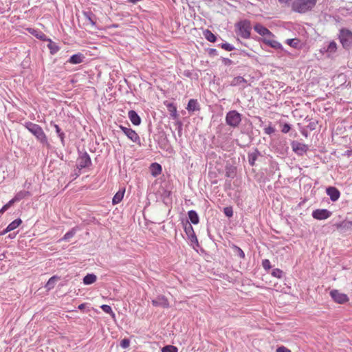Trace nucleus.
<instances>
[{
	"label": "nucleus",
	"instance_id": "1",
	"mask_svg": "<svg viewBox=\"0 0 352 352\" xmlns=\"http://www.w3.org/2000/svg\"><path fill=\"white\" fill-rule=\"evenodd\" d=\"M25 126L41 143H47V137L43 129L39 125L31 122H25Z\"/></svg>",
	"mask_w": 352,
	"mask_h": 352
},
{
	"label": "nucleus",
	"instance_id": "2",
	"mask_svg": "<svg viewBox=\"0 0 352 352\" xmlns=\"http://www.w3.org/2000/svg\"><path fill=\"white\" fill-rule=\"evenodd\" d=\"M317 0H296L292 3V10L299 13H304L311 10Z\"/></svg>",
	"mask_w": 352,
	"mask_h": 352
},
{
	"label": "nucleus",
	"instance_id": "3",
	"mask_svg": "<svg viewBox=\"0 0 352 352\" xmlns=\"http://www.w3.org/2000/svg\"><path fill=\"white\" fill-rule=\"evenodd\" d=\"M236 27L238 30L237 34L244 38H248L250 36L251 25L247 20L241 21L236 23Z\"/></svg>",
	"mask_w": 352,
	"mask_h": 352
},
{
	"label": "nucleus",
	"instance_id": "4",
	"mask_svg": "<svg viewBox=\"0 0 352 352\" xmlns=\"http://www.w3.org/2000/svg\"><path fill=\"white\" fill-rule=\"evenodd\" d=\"M226 121L228 125L236 127L241 121V116L236 111H230L226 115Z\"/></svg>",
	"mask_w": 352,
	"mask_h": 352
},
{
	"label": "nucleus",
	"instance_id": "5",
	"mask_svg": "<svg viewBox=\"0 0 352 352\" xmlns=\"http://www.w3.org/2000/svg\"><path fill=\"white\" fill-rule=\"evenodd\" d=\"M340 41L342 46L345 48L352 45V32L348 30H341L340 33Z\"/></svg>",
	"mask_w": 352,
	"mask_h": 352
},
{
	"label": "nucleus",
	"instance_id": "6",
	"mask_svg": "<svg viewBox=\"0 0 352 352\" xmlns=\"http://www.w3.org/2000/svg\"><path fill=\"white\" fill-rule=\"evenodd\" d=\"M330 296L333 300L339 304H343L349 300L346 294L340 292L337 289H333L330 292Z\"/></svg>",
	"mask_w": 352,
	"mask_h": 352
},
{
	"label": "nucleus",
	"instance_id": "7",
	"mask_svg": "<svg viewBox=\"0 0 352 352\" xmlns=\"http://www.w3.org/2000/svg\"><path fill=\"white\" fill-rule=\"evenodd\" d=\"M119 127L122 131L127 136V138L130 139L133 142H140V137L134 130L123 126L122 125H120Z\"/></svg>",
	"mask_w": 352,
	"mask_h": 352
},
{
	"label": "nucleus",
	"instance_id": "8",
	"mask_svg": "<svg viewBox=\"0 0 352 352\" xmlns=\"http://www.w3.org/2000/svg\"><path fill=\"white\" fill-rule=\"evenodd\" d=\"M331 214V212L327 209H317L312 212V217L318 220L327 219Z\"/></svg>",
	"mask_w": 352,
	"mask_h": 352
},
{
	"label": "nucleus",
	"instance_id": "9",
	"mask_svg": "<svg viewBox=\"0 0 352 352\" xmlns=\"http://www.w3.org/2000/svg\"><path fill=\"white\" fill-rule=\"evenodd\" d=\"M254 30L261 36L265 37L272 38L274 36L273 34L265 27L262 25L260 23H256L254 27Z\"/></svg>",
	"mask_w": 352,
	"mask_h": 352
},
{
	"label": "nucleus",
	"instance_id": "10",
	"mask_svg": "<svg viewBox=\"0 0 352 352\" xmlns=\"http://www.w3.org/2000/svg\"><path fill=\"white\" fill-rule=\"evenodd\" d=\"M265 267V270H266L267 273L269 274H271L272 276L277 278H282L285 276V273L278 269V268H272V265H263Z\"/></svg>",
	"mask_w": 352,
	"mask_h": 352
},
{
	"label": "nucleus",
	"instance_id": "11",
	"mask_svg": "<svg viewBox=\"0 0 352 352\" xmlns=\"http://www.w3.org/2000/svg\"><path fill=\"white\" fill-rule=\"evenodd\" d=\"M91 164V159L87 153L82 154L78 159V166L83 168Z\"/></svg>",
	"mask_w": 352,
	"mask_h": 352
},
{
	"label": "nucleus",
	"instance_id": "12",
	"mask_svg": "<svg viewBox=\"0 0 352 352\" xmlns=\"http://www.w3.org/2000/svg\"><path fill=\"white\" fill-rule=\"evenodd\" d=\"M152 304L155 307H162L164 308L169 307V302L164 296H160L156 299L152 300Z\"/></svg>",
	"mask_w": 352,
	"mask_h": 352
},
{
	"label": "nucleus",
	"instance_id": "13",
	"mask_svg": "<svg viewBox=\"0 0 352 352\" xmlns=\"http://www.w3.org/2000/svg\"><path fill=\"white\" fill-rule=\"evenodd\" d=\"M292 146L293 151L299 155L303 154L308 149V146L306 144L298 142H292Z\"/></svg>",
	"mask_w": 352,
	"mask_h": 352
},
{
	"label": "nucleus",
	"instance_id": "14",
	"mask_svg": "<svg viewBox=\"0 0 352 352\" xmlns=\"http://www.w3.org/2000/svg\"><path fill=\"white\" fill-rule=\"evenodd\" d=\"M326 191L327 194L329 196L331 200L333 201H337L340 196L339 190L335 187H329L327 188Z\"/></svg>",
	"mask_w": 352,
	"mask_h": 352
},
{
	"label": "nucleus",
	"instance_id": "15",
	"mask_svg": "<svg viewBox=\"0 0 352 352\" xmlns=\"http://www.w3.org/2000/svg\"><path fill=\"white\" fill-rule=\"evenodd\" d=\"M21 223L22 221L21 219H15L7 226V228L1 233V234H5L6 233L16 229L21 225Z\"/></svg>",
	"mask_w": 352,
	"mask_h": 352
},
{
	"label": "nucleus",
	"instance_id": "16",
	"mask_svg": "<svg viewBox=\"0 0 352 352\" xmlns=\"http://www.w3.org/2000/svg\"><path fill=\"white\" fill-rule=\"evenodd\" d=\"M263 41L268 45L269 46L272 47V48H274V49H280L281 48V44L275 41V40H273L272 38H267V37H265L263 38Z\"/></svg>",
	"mask_w": 352,
	"mask_h": 352
},
{
	"label": "nucleus",
	"instance_id": "17",
	"mask_svg": "<svg viewBox=\"0 0 352 352\" xmlns=\"http://www.w3.org/2000/svg\"><path fill=\"white\" fill-rule=\"evenodd\" d=\"M129 118L131 122L134 125H139L141 122V119H140V116L133 110H131L129 111Z\"/></svg>",
	"mask_w": 352,
	"mask_h": 352
},
{
	"label": "nucleus",
	"instance_id": "18",
	"mask_svg": "<svg viewBox=\"0 0 352 352\" xmlns=\"http://www.w3.org/2000/svg\"><path fill=\"white\" fill-rule=\"evenodd\" d=\"M84 58L82 54H76L70 57L69 62L72 64H79L83 61Z\"/></svg>",
	"mask_w": 352,
	"mask_h": 352
},
{
	"label": "nucleus",
	"instance_id": "19",
	"mask_svg": "<svg viewBox=\"0 0 352 352\" xmlns=\"http://www.w3.org/2000/svg\"><path fill=\"white\" fill-rule=\"evenodd\" d=\"M59 279H60V278L56 276H54L51 277L45 285V288L47 289V290L49 291V290L52 289L54 287L56 282Z\"/></svg>",
	"mask_w": 352,
	"mask_h": 352
},
{
	"label": "nucleus",
	"instance_id": "20",
	"mask_svg": "<svg viewBox=\"0 0 352 352\" xmlns=\"http://www.w3.org/2000/svg\"><path fill=\"white\" fill-rule=\"evenodd\" d=\"M97 280V277L94 274H88L83 278V283L85 285H91L95 283Z\"/></svg>",
	"mask_w": 352,
	"mask_h": 352
},
{
	"label": "nucleus",
	"instance_id": "21",
	"mask_svg": "<svg viewBox=\"0 0 352 352\" xmlns=\"http://www.w3.org/2000/svg\"><path fill=\"white\" fill-rule=\"evenodd\" d=\"M124 192L125 189H123L116 192V194L114 195L112 199L113 204H118L122 201L124 197Z\"/></svg>",
	"mask_w": 352,
	"mask_h": 352
},
{
	"label": "nucleus",
	"instance_id": "22",
	"mask_svg": "<svg viewBox=\"0 0 352 352\" xmlns=\"http://www.w3.org/2000/svg\"><path fill=\"white\" fill-rule=\"evenodd\" d=\"M187 109L189 111H195L199 110V104L196 100L190 99L188 103Z\"/></svg>",
	"mask_w": 352,
	"mask_h": 352
},
{
	"label": "nucleus",
	"instance_id": "23",
	"mask_svg": "<svg viewBox=\"0 0 352 352\" xmlns=\"http://www.w3.org/2000/svg\"><path fill=\"white\" fill-rule=\"evenodd\" d=\"M188 215L192 223L197 224L199 223V216L195 210H190L188 213Z\"/></svg>",
	"mask_w": 352,
	"mask_h": 352
},
{
	"label": "nucleus",
	"instance_id": "24",
	"mask_svg": "<svg viewBox=\"0 0 352 352\" xmlns=\"http://www.w3.org/2000/svg\"><path fill=\"white\" fill-rule=\"evenodd\" d=\"M151 171L153 176L160 175L162 172V167L159 164L153 163L151 166Z\"/></svg>",
	"mask_w": 352,
	"mask_h": 352
},
{
	"label": "nucleus",
	"instance_id": "25",
	"mask_svg": "<svg viewBox=\"0 0 352 352\" xmlns=\"http://www.w3.org/2000/svg\"><path fill=\"white\" fill-rule=\"evenodd\" d=\"M28 31L30 34L34 35L36 38L45 41L46 40V36L42 32L37 31L34 29H28Z\"/></svg>",
	"mask_w": 352,
	"mask_h": 352
},
{
	"label": "nucleus",
	"instance_id": "26",
	"mask_svg": "<svg viewBox=\"0 0 352 352\" xmlns=\"http://www.w3.org/2000/svg\"><path fill=\"white\" fill-rule=\"evenodd\" d=\"M205 38L210 42H214L216 41V36L210 30H206L204 32Z\"/></svg>",
	"mask_w": 352,
	"mask_h": 352
},
{
	"label": "nucleus",
	"instance_id": "27",
	"mask_svg": "<svg viewBox=\"0 0 352 352\" xmlns=\"http://www.w3.org/2000/svg\"><path fill=\"white\" fill-rule=\"evenodd\" d=\"M246 80L241 76H237L233 78V80L231 82L232 86H237L240 85L242 83H245Z\"/></svg>",
	"mask_w": 352,
	"mask_h": 352
},
{
	"label": "nucleus",
	"instance_id": "28",
	"mask_svg": "<svg viewBox=\"0 0 352 352\" xmlns=\"http://www.w3.org/2000/svg\"><path fill=\"white\" fill-rule=\"evenodd\" d=\"M29 195L30 193L28 191H20L15 195V197L13 198V200H14L15 202L19 201Z\"/></svg>",
	"mask_w": 352,
	"mask_h": 352
},
{
	"label": "nucleus",
	"instance_id": "29",
	"mask_svg": "<svg viewBox=\"0 0 352 352\" xmlns=\"http://www.w3.org/2000/svg\"><path fill=\"white\" fill-rule=\"evenodd\" d=\"M76 232V229L75 228H72L70 231L67 232L64 235V236L62 239V240L67 241V240L70 239L71 238H72L75 235Z\"/></svg>",
	"mask_w": 352,
	"mask_h": 352
},
{
	"label": "nucleus",
	"instance_id": "30",
	"mask_svg": "<svg viewBox=\"0 0 352 352\" xmlns=\"http://www.w3.org/2000/svg\"><path fill=\"white\" fill-rule=\"evenodd\" d=\"M100 307L104 312L110 314L112 317L115 316V314L109 305H102Z\"/></svg>",
	"mask_w": 352,
	"mask_h": 352
},
{
	"label": "nucleus",
	"instance_id": "31",
	"mask_svg": "<svg viewBox=\"0 0 352 352\" xmlns=\"http://www.w3.org/2000/svg\"><path fill=\"white\" fill-rule=\"evenodd\" d=\"M162 352H178V349L173 345H167L162 348Z\"/></svg>",
	"mask_w": 352,
	"mask_h": 352
},
{
	"label": "nucleus",
	"instance_id": "32",
	"mask_svg": "<svg viewBox=\"0 0 352 352\" xmlns=\"http://www.w3.org/2000/svg\"><path fill=\"white\" fill-rule=\"evenodd\" d=\"M48 47L50 48L52 54L57 52L59 50L58 47L56 45V43L52 42L50 40V43L48 44Z\"/></svg>",
	"mask_w": 352,
	"mask_h": 352
},
{
	"label": "nucleus",
	"instance_id": "33",
	"mask_svg": "<svg viewBox=\"0 0 352 352\" xmlns=\"http://www.w3.org/2000/svg\"><path fill=\"white\" fill-rule=\"evenodd\" d=\"M51 124L53 125V126L54 127V129L56 130V133L58 134V135L60 138L61 141L63 142V139H64V133L61 132L60 127L56 124L52 123Z\"/></svg>",
	"mask_w": 352,
	"mask_h": 352
},
{
	"label": "nucleus",
	"instance_id": "34",
	"mask_svg": "<svg viewBox=\"0 0 352 352\" xmlns=\"http://www.w3.org/2000/svg\"><path fill=\"white\" fill-rule=\"evenodd\" d=\"M286 43L291 47H297L298 45V40L295 38L287 39Z\"/></svg>",
	"mask_w": 352,
	"mask_h": 352
},
{
	"label": "nucleus",
	"instance_id": "35",
	"mask_svg": "<svg viewBox=\"0 0 352 352\" xmlns=\"http://www.w3.org/2000/svg\"><path fill=\"white\" fill-rule=\"evenodd\" d=\"M233 250H234V252L236 255H237L241 258H243L245 256V254H244L243 251L239 247L234 246Z\"/></svg>",
	"mask_w": 352,
	"mask_h": 352
},
{
	"label": "nucleus",
	"instance_id": "36",
	"mask_svg": "<svg viewBox=\"0 0 352 352\" xmlns=\"http://www.w3.org/2000/svg\"><path fill=\"white\" fill-rule=\"evenodd\" d=\"M185 231H186V234H188L189 235L190 234L192 236H195L194 231H193L192 227L190 224H188V226H186L185 227Z\"/></svg>",
	"mask_w": 352,
	"mask_h": 352
},
{
	"label": "nucleus",
	"instance_id": "37",
	"mask_svg": "<svg viewBox=\"0 0 352 352\" xmlns=\"http://www.w3.org/2000/svg\"><path fill=\"white\" fill-rule=\"evenodd\" d=\"M257 155L256 153H254L250 155L249 156V163L253 166L254 164V162L256 160Z\"/></svg>",
	"mask_w": 352,
	"mask_h": 352
},
{
	"label": "nucleus",
	"instance_id": "38",
	"mask_svg": "<svg viewBox=\"0 0 352 352\" xmlns=\"http://www.w3.org/2000/svg\"><path fill=\"white\" fill-rule=\"evenodd\" d=\"M129 344H130V341L129 339H126V338L122 340V341L120 342V346L124 349L129 347Z\"/></svg>",
	"mask_w": 352,
	"mask_h": 352
},
{
	"label": "nucleus",
	"instance_id": "39",
	"mask_svg": "<svg viewBox=\"0 0 352 352\" xmlns=\"http://www.w3.org/2000/svg\"><path fill=\"white\" fill-rule=\"evenodd\" d=\"M221 47L227 51H232L234 50L233 46L228 43H223L221 45Z\"/></svg>",
	"mask_w": 352,
	"mask_h": 352
},
{
	"label": "nucleus",
	"instance_id": "40",
	"mask_svg": "<svg viewBox=\"0 0 352 352\" xmlns=\"http://www.w3.org/2000/svg\"><path fill=\"white\" fill-rule=\"evenodd\" d=\"M329 52H335L336 50V43L335 42H331L328 46L327 49Z\"/></svg>",
	"mask_w": 352,
	"mask_h": 352
},
{
	"label": "nucleus",
	"instance_id": "41",
	"mask_svg": "<svg viewBox=\"0 0 352 352\" xmlns=\"http://www.w3.org/2000/svg\"><path fill=\"white\" fill-rule=\"evenodd\" d=\"M276 352H291V350L284 346H281L277 348Z\"/></svg>",
	"mask_w": 352,
	"mask_h": 352
},
{
	"label": "nucleus",
	"instance_id": "42",
	"mask_svg": "<svg viewBox=\"0 0 352 352\" xmlns=\"http://www.w3.org/2000/svg\"><path fill=\"white\" fill-rule=\"evenodd\" d=\"M291 127L289 126V124H285L283 126V129H282V132L284 133H287L289 131Z\"/></svg>",
	"mask_w": 352,
	"mask_h": 352
},
{
	"label": "nucleus",
	"instance_id": "43",
	"mask_svg": "<svg viewBox=\"0 0 352 352\" xmlns=\"http://www.w3.org/2000/svg\"><path fill=\"white\" fill-rule=\"evenodd\" d=\"M224 212L227 217H232V210L230 208H226L224 209Z\"/></svg>",
	"mask_w": 352,
	"mask_h": 352
},
{
	"label": "nucleus",
	"instance_id": "44",
	"mask_svg": "<svg viewBox=\"0 0 352 352\" xmlns=\"http://www.w3.org/2000/svg\"><path fill=\"white\" fill-rule=\"evenodd\" d=\"M14 200L11 199L8 204H6V205H4L3 207V210H8L14 203Z\"/></svg>",
	"mask_w": 352,
	"mask_h": 352
},
{
	"label": "nucleus",
	"instance_id": "45",
	"mask_svg": "<svg viewBox=\"0 0 352 352\" xmlns=\"http://www.w3.org/2000/svg\"><path fill=\"white\" fill-rule=\"evenodd\" d=\"M292 0H278L279 3H282V4H289V3Z\"/></svg>",
	"mask_w": 352,
	"mask_h": 352
},
{
	"label": "nucleus",
	"instance_id": "46",
	"mask_svg": "<svg viewBox=\"0 0 352 352\" xmlns=\"http://www.w3.org/2000/svg\"><path fill=\"white\" fill-rule=\"evenodd\" d=\"M85 307V304L82 303V304H80L79 306H78V309L82 310Z\"/></svg>",
	"mask_w": 352,
	"mask_h": 352
},
{
	"label": "nucleus",
	"instance_id": "47",
	"mask_svg": "<svg viewBox=\"0 0 352 352\" xmlns=\"http://www.w3.org/2000/svg\"><path fill=\"white\" fill-rule=\"evenodd\" d=\"M140 1V0H128L129 2L132 3H136Z\"/></svg>",
	"mask_w": 352,
	"mask_h": 352
},
{
	"label": "nucleus",
	"instance_id": "48",
	"mask_svg": "<svg viewBox=\"0 0 352 352\" xmlns=\"http://www.w3.org/2000/svg\"><path fill=\"white\" fill-rule=\"evenodd\" d=\"M87 19L88 20L90 21V23L92 24V25H94L95 24V22L91 19V18L90 16H87Z\"/></svg>",
	"mask_w": 352,
	"mask_h": 352
},
{
	"label": "nucleus",
	"instance_id": "49",
	"mask_svg": "<svg viewBox=\"0 0 352 352\" xmlns=\"http://www.w3.org/2000/svg\"><path fill=\"white\" fill-rule=\"evenodd\" d=\"M272 131H273V129L271 128L266 129V133L270 134Z\"/></svg>",
	"mask_w": 352,
	"mask_h": 352
},
{
	"label": "nucleus",
	"instance_id": "50",
	"mask_svg": "<svg viewBox=\"0 0 352 352\" xmlns=\"http://www.w3.org/2000/svg\"><path fill=\"white\" fill-rule=\"evenodd\" d=\"M262 264H270V261L268 260H265Z\"/></svg>",
	"mask_w": 352,
	"mask_h": 352
},
{
	"label": "nucleus",
	"instance_id": "51",
	"mask_svg": "<svg viewBox=\"0 0 352 352\" xmlns=\"http://www.w3.org/2000/svg\"><path fill=\"white\" fill-rule=\"evenodd\" d=\"M5 211H6V210H3V207L0 210V213H3Z\"/></svg>",
	"mask_w": 352,
	"mask_h": 352
},
{
	"label": "nucleus",
	"instance_id": "52",
	"mask_svg": "<svg viewBox=\"0 0 352 352\" xmlns=\"http://www.w3.org/2000/svg\"><path fill=\"white\" fill-rule=\"evenodd\" d=\"M9 236H10V237H11V238H12V237H13V236H12V235H11V234H10V235H9Z\"/></svg>",
	"mask_w": 352,
	"mask_h": 352
}]
</instances>
